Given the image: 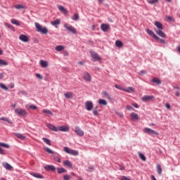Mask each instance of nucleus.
<instances>
[{
  "mask_svg": "<svg viewBox=\"0 0 180 180\" xmlns=\"http://www.w3.org/2000/svg\"><path fill=\"white\" fill-rule=\"evenodd\" d=\"M94 169H95V167L91 166V167H89L88 168L87 172H92V171H94Z\"/></svg>",
  "mask_w": 180,
  "mask_h": 180,
  "instance_id": "50",
  "label": "nucleus"
},
{
  "mask_svg": "<svg viewBox=\"0 0 180 180\" xmlns=\"http://www.w3.org/2000/svg\"><path fill=\"white\" fill-rule=\"evenodd\" d=\"M99 105H103V106H106L108 105V102L105 99H99L98 100Z\"/></svg>",
  "mask_w": 180,
  "mask_h": 180,
  "instance_id": "33",
  "label": "nucleus"
},
{
  "mask_svg": "<svg viewBox=\"0 0 180 180\" xmlns=\"http://www.w3.org/2000/svg\"><path fill=\"white\" fill-rule=\"evenodd\" d=\"M75 133L77 134V136H79L80 137H82L84 136V131H82L79 127H76L75 129Z\"/></svg>",
  "mask_w": 180,
  "mask_h": 180,
  "instance_id": "13",
  "label": "nucleus"
},
{
  "mask_svg": "<svg viewBox=\"0 0 180 180\" xmlns=\"http://www.w3.org/2000/svg\"><path fill=\"white\" fill-rule=\"evenodd\" d=\"M63 179L64 180H70V176H68V175H65L64 176H63Z\"/></svg>",
  "mask_w": 180,
  "mask_h": 180,
  "instance_id": "56",
  "label": "nucleus"
},
{
  "mask_svg": "<svg viewBox=\"0 0 180 180\" xmlns=\"http://www.w3.org/2000/svg\"><path fill=\"white\" fill-rule=\"evenodd\" d=\"M93 114L94 116H98V110L94 109Z\"/></svg>",
  "mask_w": 180,
  "mask_h": 180,
  "instance_id": "53",
  "label": "nucleus"
},
{
  "mask_svg": "<svg viewBox=\"0 0 180 180\" xmlns=\"http://www.w3.org/2000/svg\"><path fill=\"white\" fill-rule=\"evenodd\" d=\"M72 20H79V15L77 13H75L72 17Z\"/></svg>",
  "mask_w": 180,
  "mask_h": 180,
  "instance_id": "44",
  "label": "nucleus"
},
{
  "mask_svg": "<svg viewBox=\"0 0 180 180\" xmlns=\"http://www.w3.org/2000/svg\"><path fill=\"white\" fill-rule=\"evenodd\" d=\"M55 50H56V51H63V50H64V46L61 45H58L56 46Z\"/></svg>",
  "mask_w": 180,
  "mask_h": 180,
  "instance_id": "37",
  "label": "nucleus"
},
{
  "mask_svg": "<svg viewBox=\"0 0 180 180\" xmlns=\"http://www.w3.org/2000/svg\"><path fill=\"white\" fill-rule=\"evenodd\" d=\"M107 99H108L109 101H113V98H112L111 96H108L107 97Z\"/></svg>",
  "mask_w": 180,
  "mask_h": 180,
  "instance_id": "62",
  "label": "nucleus"
},
{
  "mask_svg": "<svg viewBox=\"0 0 180 180\" xmlns=\"http://www.w3.org/2000/svg\"><path fill=\"white\" fill-rule=\"evenodd\" d=\"M84 79L87 82H91V75L88 72H85L83 77Z\"/></svg>",
  "mask_w": 180,
  "mask_h": 180,
  "instance_id": "18",
  "label": "nucleus"
},
{
  "mask_svg": "<svg viewBox=\"0 0 180 180\" xmlns=\"http://www.w3.org/2000/svg\"><path fill=\"white\" fill-rule=\"evenodd\" d=\"M155 33L158 36H160V37H165V33L162 32V30H156Z\"/></svg>",
  "mask_w": 180,
  "mask_h": 180,
  "instance_id": "21",
  "label": "nucleus"
},
{
  "mask_svg": "<svg viewBox=\"0 0 180 180\" xmlns=\"http://www.w3.org/2000/svg\"><path fill=\"white\" fill-rule=\"evenodd\" d=\"M60 23H61V21L59 19H56L51 22V25H52V26H57L58 25H60Z\"/></svg>",
  "mask_w": 180,
  "mask_h": 180,
  "instance_id": "28",
  "label": "nucleus"
},
{
  "mask_svg": "<svg viewBox=\"0 0 180 180\" xmlns=\"http://www.w3.org/2000/svg\"><path fill=\"white\" fill-rule=\"evenodd\" d=\"M0 120H4V122H7L9 124H12L13 123L12 120H9L8 117H0Z\"/></svg>",
  "mask_w": 180,
  "mask_h": 180,
  "instance_id": "32",
  "label": "nucleus"
},
{
  "mask_svg": "<svg viewBox=\"0 0 180 180\" xmlns=\"http://www.w3.org/2000/svg\"><path fill=\"white\" fill-rule=\"evenodd\" d=\"M0 88L4 89V91H8V86H6L4 83H0Z\"/></svg>",
  "mask_w": 180,
  "mask_h": 180,
  "instance_id": "46",
  "label": "nucleus"
},
{
  "mask_svg": "<svg viewBox=\"0 0 180 180\" xmlns=\"http://www.w3.org/2000/svg\"><path fill=\"white\" fill-rule=\"evenodd\" d=\"M35 27L39 33H41L42 34H47L49 33V30H47V27H41L39 22H35Z\"/></svg>",
  "mask_w": 180,
  "mask_h": 180,
  "instance_id": "3",
  "label": "nucleus"
},
{
  "mask_svg": "<svg viewBox=\"0 0 180 180\" xmlns=\"http://www.w3.org/2000/svg\"><path fill=\"white\" fill-rule=\"evenodd\" d=\"M3 167L6 168V169H12L13 168L12 166L8 162L3 163Z\"/></svg>",
  "mask_w": 180,
  "mask_h": 180,
  "instance_id": "30",
  "label": "nucleus"
},
{
  "mask_svg": "<svg viewBox=\"0 0 180 180\" xmlns=\"http://www.w3.org/2000/svg\"><path fill=\"white\" fill-rule=\"evenodd\" d=\"M165 108H166L167 109H171V105H169V103H166V104H165Z\"/></svg>",
  "mask_w": 180,
  "mask_h": 180,
  "instance_id": "58",
  "label": "nucleus"
},
{
  "mask_svg": "<svg viewBox=\"0 0 180 180\" xmlns=\"http://www.w3.org/2000/svg\"><path fill=\"white\" fill-rule=\"evenodd\" d=\"M15 113L18 115V116H22L23 117H25V116H27V112L26 110H23L22 108L15 109Z\"/></svg>",
  "mask_w": 180,
  "mask_h": 180,
  "instance_id": "6",
  "label": "nucleus"
},
{
  "mask_svg": "<svg viewBox=\"0 0 180 180\" xmlns=\"http://www.w3.org/2000/svg\"><path fill=\"white\" fill-rule=\"evenodd\" d=\"M146 33H148V34H149V36H152L153 39H155V40H159L160 43H161V44H165L166 41L165 40L162 39H160V37H158V36H157V34H155V33H154V32H153V30L147 28L146 30Z\"/></svg>",
  "mask_w": 180,
  "mask_h": 180,
  "instance_id": "2",
  "label": "nucleus"
},
{
  "mask_svg": "<svg viewBox=\"0 0 180 180\" xmlns=\"http://www.w3.org/2000/svg\"><path fill=\"white\" fill-rule=\"evenodd\" d=\"M131 119L133 121L139 120V115H137L136 112H131Z\"/></svg>",
  "mask_w": 180,
  "mask_h": 180,
  "instance_id": "23",
  "label": "nucleus"
},
{
  "mask_svg": "<svg viewBox=\"0 0 180 180\" xmlns=\"http://www.w3.org/2000/svg\"><path fill=\"white\" fill-rule=\"evenodd\" d=\"M18 95H24V96H26V95H27V93H26V91H20L18 92Z\"/></svg>",
  "mask_w": 180,
  "mask_h": 180,
  "instance_id": "51",
  "label": "nucleus"
},
{
  "mask_svg": "<svg viewBox=\"0 0 180 180\" xmlns=\"http://www.w3.org/2000/svg\"><path fill=\"white\" fill-rule=\"evenodd\" d=\"M124 92H128L129 94H131V92H134V89L133 87H128L127 89H124Z\"/></svg>",
  "mask_w": 180,
  "mask_h": 180,
  "instance_id": "36",
  "label": "nucleus"
},
{
  "mask_svg": "<svg viewBox=\"0 0 180 180\" xmlns=\"http://www.w3.org/2000/svg\"><path fill=\"white\" fill-rule=\"evenodd\" d=\"M64 96L67 99H72V94L70 91L65 93Z\"/></svg>",
  "mask_w": 180,
  "mask_h": 180,
  "instance_id": "31",
  "label": "nucleus"
},
{
  "mask_svg": "<svg viewBox=\"0 0 180 180\" xmlns=\"http://www.w3.org/2000/svg\"><path fill=\"white\" fill-rule=\"evenodd\" d=\"M15 9H25V6L22 4H17L14 6Z\"/></svg>",
  "mask_w": 180,
  "mask_h": 180,
  "instance_id": "45",
  "label": "nucleus"
},
{
  "mask_svg": "<svg viewBox=\"0 0 180 180\" xmlns=\"http://www.w3.org/2000/svg\"><path fill=\"white\" fill-rule=\"evenodd\" d=\"M1 147H4V148H10L9 145L8 143L0 142V155H6V152Z\"/></svg>",
  "mask_w": 180,
  "mask_h": 180,
  "instance_id": "5",
  "label": "nucleus"
},
{
  "mask_svg": "<svg viewBox=\"0 0 180 180\" xmlns=\"http://www.w3.org/2000/svg\"><path fill=\"white\" fill-rule=\"evenodd\" d=\"M126 109L127 110H133V107H131L130 105H127Z\"/></svg>",
  "mask_w": 180,
  "mask_h": 180,
  "instance_id": "52",
  "label": "nucleus"
},
{
  "mask_svg": "<svg viewBox=\"0 0 180 180\" xmlns=\"http://www.w3.org/2000/svg\"><path fill=\"white\" fill-rule=\"evenodd\" d=\"M152 82H153V84H157V85H161V80L156 77L152 79Z\"/></svg>",
  "mask_w": 180,
  "mask_h": 180,
  "instance_id": "26",
  "label": "nucleus"
},
{
  "mask_svg": "<svg viewBox=\"0 0 180 180\" xmlns=\"http://www.w3.org/2000/svg\"><path fill=\"white\" fill-rule=\"evenodd\" d=\"M101 29L102 32H108V30L110 29V26H109L108 24L103 23L101 25Z\"/></svg>",
  "mask_w": 180,
  "mask_h": 180,
  "instance_id": "14",
  "label": "nucleus"
},
{
  "mask_svg": "<svg viewBox=\"0 0 180 180\" xmlns=\"http://www.w3.org/2000/svg\"><path fill=\"white\" fill-rule=\"evenodd\" d=\"M154 25L157 27V29H158V30H164V27H162V24H161V22H160L159 21H155L154 22Z\"/></svg>",
  "mask_w": 180,
  "mask_h": 180,
  "instance_id": "20",
  "label": "nucleus"
},
{
  "mask_svg": "<svg viewBox=\"0 0 180 180\" xmlns=\"http://www.w3.org/2000/svg\"><path fill=\"white\" fill-rule=\"evenodd\" d=\"M151 179L152 180H157V179H155V176L154 175L151 176Z\"/></svg>",
  "mask_w": 180,
  "mask_h": 180,
  "instance_id": "64",
  "label": "nucleus"
},
{
  "mask_svg": "<svg viewBox=\"0 0 180 180\" xmlns=\"http://www.w3.org/2000/svg\"><path fill=\"white\" fill-rule=\"evenodd\" d=\"M139 158L142 160V161H146V156L143 153H139Z\"/></svg>",
  "mask_w": 180,
  "mask_h": 180,
  "instance_id": "47",
  "label": "nucleus"
},
{
  "mask_svg": "<svg viewBox=\"0 0 180 180\" xmlns=\"http://www.w3.org/2000/svg\"><path fill=\"white\" fill-rule=\"evenodd\" d=\"M103 95H104V96H105V98H107L109 96V94H108L106 91H103Z\"/></svg>",
  "mask_w": 180,
  "mask_h": 180,
  "instance_id": "60",
  "label": "nucleus"
},
{
  "mask_svg": "<svg viewBox=\"0 0 180 180\" xmlns=\"http://www.w3.org/2000/svg\"><path fill=\"white\" fill-rule=\"evenodd\" d=\"M44 169L46 171H52L53 172H54V171H56V167H54V165H48L44 166Z\"/></svg>",
  "mask_w": 180,
  "mask_h": 180,
  "instance_id": "17",
  "label": "nucleus"
},
{
  "mask_svg": "<svg viewBox=\"0 0 180 180\" xmlns=\"http://www.w3.org/2000/svg\"><path fill=\"white\" fill-rule=\"evenodd\" d=\"M63 150L65 151V153H67V154H70V155L77 156L78 155V154H79L78 150L70 149L68 147H64Z\"/></svg>",
  "mask_w": 180,
  "mask_h": 180,
  "instance_id": "4",
  "label": "nucleus"
},
{
  "mask_svg": "<svg viewBox=\"0 0 180 180\" xmlns=\"http://www.w3.org/2000/svg\"><path fill=\"white\" fill-rule=\"evenodd\" d=\"M153 99H154V96L146 95L142 97V101L143 102H148V101H153Z\"/></svg>",
  "mask_w": 180,
  "mask_h": 180,
  "instance_id": "15",
  "label": "nucleus"
},
{
  "mask_svg": "<svg viewBox=\"0 0 180 180\" xmlns=\"http://www.w3.org/2000/svg\"><path fill=\"white\" fill-rule=\"evenodd\" d=\"M132 106H134V108H136V109H139V105L137 103H132Z\"/></svg>",
  "mask_w": 180,
  "mask_h": 180,
  "instance_id": "59",
  "label": "nucleus"
},
{
  "mask_svg": "<svg viewBox=\"0 0 180 180\" xmlns=\"http://www.w3.org/2000/svg\"><path fill=\"white\" fill-rule=\"evenodd\" d=\"M57 8H58V9H59L60 11V12H63V13H67V9H65V8H64V6H63L61 5H58Z\"/></svg>",
  "mask_w": 180,
  "mask_h": 180,
  "instance_id": "27",
  "label": "nucleus"
},
{
  "mask_svg": "<svg viewBox=\"0 0 180 180\" xmlns=\"http://www.w3.org/2000/svg\"><path fill=\"white\" fill-rule=\"evenodd\" d=\"M11 22L13 25H15L16 26H20V23H19V21H18V20L16 19H11Z\"/></svg>",
  "mask_w": 180,
  "mask_h": 180,
  "instance_id": "39",
  "label": "nucleus"
},
{
  "mask_svg": "<svg viewBox=\"0 0 180 180\" xmlns=\"http://www.w3.org/2000/svg\"><path fill=\"white\" fill-rule=\"evenodd\" d=\"M30 175L34 176V178H37V179H44V176L39 173L32 172H30Z\"/></svg>",
  "mask_w": 180,
  "mask_h": 180,
  "instance_id": "11",
  "label": "nucleus"
},
{
  "mask_svg": "<svg viewBox=\"0 0 180 180\" xmlns=\"http://www.w3.org/2000/svg\"><path fill=\"white\" fill-rule=\"evenodd\" d=\"M0 65H8L6 60L0 59Z\"/></svg>",
  "mask_w": 180,
  "mask_h": 180,
  "instance_id": "48",
  "label": "nucleus"
},
{
  "mask_svg": "<svg viewBox=\"0 0 180 180\" xmlns=\"http://www.w3.org/2000/svg\"><path fill=\"white\" fill-rule=\"evenodd\" d=\"M0 79H4V74L0 73Z\"/></svg>",
  "mask_w": 180,
  "mask_h": 180,
  "instance_id": "63",
  "label": "nucleus"
},
{
  "mask_svg": "<svg viewBox=\"0 0 180 180\" xmlns=\"http://www.w3.org/2000/svg\"><path fill=\"white\" fill-rule=\"evenodd\" d=\"M63 165L67 167V168H72V163H71L70 160H65L63 162Z\"/></svg>",
  "mask_w": 180,
  "mask_h": 180,
  "instance_id": "24",
  "label": "nucleus"
},
{
  "mask_svg": "<svg viewBox=\"0 0 180 180\" xmlns=\"http://www.w3.org/2000/svg\"><path fill=\"white\" fill-rule=\"evenodd\" d=\"M39 64L42 68H47L49 67V63L46 60H41Z\"/></svg>",
  "mask_w": 180,
  "mask_h": 180,
  "instance_id": "22",
  "label": "nucleus"
},
{
  "mask_svg": "<svg viewBox=\"0 0 180 180\" xmlns=\"http://www.w3.org/2000/svg\"><path fill=\"white\" fill-rule=\"evenodd\" d=\"M89 53L91 54V56L92 57V61L95 63V61H99L101 60V56L96 52L93 51H89Z\"/></svg>",
  "mask_w": 180,
  "mask_h": 180,
  "instance_id": "8",
  "label": "nucleus"
},
{
  "mask_svg": "<svg viewBox=\"0 0 180 180\" xmlns=\"http://www.w3.org/2000/svg\"><path fill=\"white\" fill-rule=\"evenodd\" d=\"M4 25H5V26H6V27H8V29H11V30H13L14 32L15 27H13L12 25H11V24H9L8 22H5Z\"/></svg>",
  "mask_w": 180,
  "mask_h": 180,
  "instance_id": "42",
  "label": "nucleus"
},
{
  "mask_svg": "<svg viewBox=\"0 0 180 180\" xmlns=\"http://www.w3.org/2000/svg\"><path fill=\"white\" fill-rule=\"evenodd\" d=\"M159 0H148L147 2L150 5H154L155 4H158Z\"/></svg>",
  "mask_w": 180,
  "mask_h": 180,
  "instance_id": "43",
  "label": "nucleus"
},
{
  "mask_svg": "<svg viewBox=\"0 0 180 180\" xmlns=\"http://www.w3.org/2000/svg\"><path fill=\"white\" fill-rule=\"evenodd\" d=\"M165 18H166V20L167 22H172V20H174V18H172L169 15H167Z\"/></svg>",
  "mask_w": 180,
  "mask_h": 180,
  "instance_id": "49",
  "label": "nucleus"
},
{
  "mask_svg": "<svg viewBox=\"0 0 180 180\" xmlns=\"http://www.w3.org/2000/svg\"><path fill=\"white\" fill-rule=\"evenodd\" d=\"M64 27L70 32V33H72L73 34H77V30L72 27V25H68V23H65L64 24Z\"/></svg>",
  "mask_w": 180,
  "mask_h": 180,
  "instance_id": "7",
  "label": "nucleus"
},
{
  "mask_svg": "<svg viewBox=\"0 0 180 180\" xmlns=\"http://www.w3.org/2000/svg\"><path fill=\"white\" fill-rule=\"evenodd\" d=\"M85 108L86 110H89V111L92 110V109H94V103H92V101H86Z\"/></svg>",
  "mask_w": 180,
  "mask_h": 180,
  "instance_id": "10",
  "label": "nucleus"
},
{
  "mask_svg": "<svg viewBox=\"0 0 180 180\" xmlns=\"http://www.w3.org/2000/svg\"><path fill=\"white\" fill-rule=\"evenodd\" d=\"M42 140L48 146H51V141H50V139H49L47 138H42Z\"/></svg>",
  "mask_w": 180,
  "mask_h": 180,
  "instance_id": "40",
  "label": "nucleus"
},
{
  "mask_svg": "<svg viewBox=\"0 0 180 180\" xmlns=\"http://www.w3.org/2000/svg\"><path fill=\"white\" fill-rule=\"evenodd\" d=\"M19 39L21 40V41H23V43H27L29 41V37L23 34L19 36Z\"/></svg>",
  "mask_w": 180,
  "mask_h": 180,
  "instance_id": "12",
  "label": "nucleus"
},
{
  "mask_svg": "<svg viewBox=\"0 0 180 180\" xmlns=\"http://www.w3.org/2000/svg\"><path fill=\"white\" fill-rule=\"evenodd\" d=\"M57 171L58 174H64V172H67V170L63 167H58Z\"/></svg>",
  "mask_w": 180,
  "mask_h": 180,
  "instance_id": "35",
  "label": "nucleus"
},
{
  "mask_svg": "<svg viewBox=\"0 0 180 180\" xmlns=\"http://www.w3.org/2000/svg\"><path fill=\"white\" fill-rule=\"evenodd\" d=\"M115 87L117 88V89H120V91H124L123 87H120L119 85L115 84Z\"/></svg>",
  "mask_w": 180,
  "mask_h": 180,
  "instance_id": "54",
  "label": "nucleus"
},
{
  "mask_svg": "<svg viewBox=\"0 0 180 180\" xmlns=\"http://www.w3.org/2000/svg\"><path fill=\"white\" fill-rule=\"evenodd\" d=\"M44 150L46 153H48V154H53V157L56 162H61V159L60 158V155H58V153L53 151L51 149H50V148L48 147L44 148Z\"/></svg>",
  "mask_w": 180,
  "mask_h": 180,
  "instance_id": "1",
  "label": "nucleus"
},
{
  "mask_svg": "<svg viewBox=\"0 0 180 180\" xmlns=\"http://www.w3.org/2000/svg\"><path fill=\"white\" fill-rule=\"evenodd\" d=\"M120 171H124V166L120 165Z\"/></svg>",
  "mask_w": 180,
  "mask_h": 180,
  "instance_id": "61",
  "label": "nucleus"
},
{
  "mask_svg": "<svg viewBox=\"0 0 180 180\" xmlns=\"http://www.w3.org/2000/svg\"><path fill=\"white\" fill-rule=\"evenodd\" d=\"M143 131L144 133H146V134H149L150 136L153 134H155V136H158V132L150 128H147V127L144 128Z\"/></svg>",
  "mask_w": 180,
  "mask_h": 180,
  "instance_id": "9",
  "label": "nucleus"
},
{
  "mask_svg": "<svg viewBox=\"0 0 180 180\" xmlns=\"http://www.w3.org/2000/svg\"><path fill=\"white\" fill-rule=\"evenodd\" d=\"M46 127L49 128L52 131H58V128L51 124H46Z\"/></svg>",
  "mask_w": 180,
  "mask_h": 180,
  "instance_id": "19",
  "label": "nucleus"
},
{
  "mask_svg": "<svg viewBox=\"0 0 180 180\" xmlns=\"http://www.w3.org/2000/svg\"><path fill=\"white\" fill-rule=\"evenodd\" d=\"M25 108L29 110V109H32L33 110H36L37 109V107L33 104L32 105H26Z\"/></svg>",
  "mask_w": 180,
  "mask_h": 180,
  "instance_id": "29",
  "label": "nucleus"
},
{
  "mask_svg": "<svg viewBox=\"0 0 180 180\" xmlns=\"http://www.w3.org/2000/svg\"><path fill=\"white\" fill-rule=\"evenodd\" d=\"M36 77L37 78H38L39 79H43V77H41V75L37 73L36 74Z\"/></svg>",
  "mask_w": 180,
  "mask_h": 180,
  "instance_id": "55",
  "label": "nucleus"
},
{
  "mask_svg": "<svg viewBox=\"0 0 180 180\" xmlns=\"http://www.w3.org/2000/svg\"><path fill=\"white\" fill-rule=\"evenodd\" d=\"M139 74V75H142V74H147V71H146V70H141Z\"/></svg>",
  "mask_w": 180,
  "mask_h": 180,
  "instance_id": "57",
  "label": "nucleus"
},
{
  "mask_svg": "<svg viewBox=\"0 0 180 180\" xmlns=\"http://www.w3.org/2000/svg\"><path fill=\"white\" fill-rule=\"evenodd\" d=\"M115 46L116 47H118L119 49H120V47L123 46V42H122V41L120 40H117L115 41Z\"/></svg>",
  "mask_w": 180,
  "mask_h": 180,
  "instance_id": "34",
  "label": "nucleus"
},
{
  "mask_svg": "<svg viewBox=\"0 0 180 180\" xmlns=\"http://www.w3.org/2000/svg\"><path fill=\"white\" fill-rule=\"evenodd\" d=\"M43 113H45L46 115H51V116H53V112L50 110L44 109L43 110Z\"/></svg>",
  "mask_w": 180,
  "mask_h": 180,
  "instance_id": "41",
  "label": "nucleus"
},
{
  "mask_svg": "<svg viewBox=\"0 0 180 180\" xmlns=\"http://www.w3.org/2000/svg\"><path fill=\"white\" fill-rule=\"evenodd\" d=\"M157 172L158 175H161V174H162V169L161 168V165H157Z\"/></svg>",
  "mask_w": 180,
  "mask_h": 180,
  "instance_id": "38",
  "label": "nucleus"
},
{
  "mask_svg": "<svg viewBox=\"0 0 180 180\" xmlns=\"http://www.w3.org/2000/svg\"><path fill=\"white\" fill-rule=\"evenodd\" d=\"M58 131H70V127L68 126H60L58 128Z\"/></svg>",
  "mask_w": 180,
  "mask_h": 180,
  "instance_id": "16",
  "label": "nucleus"
},
{
  "mask_svg": "<svg viewBox=\"0 0 180 180\" xmlns=\"http://www.w3.org/2000/svg\"><path fill=\"white\" fill-rule=\"evenodd\" d=\"M14 136H17L18 139H20V140H25L26 139V136H25L23 134H19V133H15Z\"/></svg>",
  "mask_w": 180,
  "mask_h": 180,
  "instance_id": "25",
  "label": "nucleus"
}]
</instances>
